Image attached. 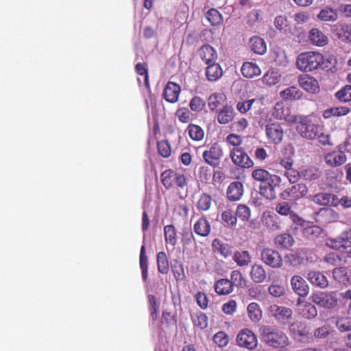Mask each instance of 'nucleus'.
Segmentation results:
<instances>
[{
    "label": "nucleus",
    "mask_w": 351,
    "mask_h": 351,
    "mask_svg": "<svg viewBox=\"0 0 351 351\" xmlns=\"http://www.w3.org/2000/svg\"><path fill=\"white\" fill-rule=\"evenodd\" d=\"M261 335L264 343L269 347L283 348L289 344V338L285 332L276 327L263 326Z\"/></svg>",
    "instance_id": "1"
},
{
    "label": "nucleus",
    "mask_w": 351,
    "mask_h": 351,
    "mask_svg": "<svg viewBox=\"0 0 351 351\" xmlns=\"http://www.w3.org/2000/svg\"><path fill=\"white\" fill-rule=\"evenodd\" d=\"M324 56L317 51H306L298 55L296 60L297 68L303 72H311L324 67Z\"/></svg>",
    "instance_id": "2"
},
{
    "label": "nucleus",
    "mask_w": 351,
    "mask_h": 351,
    "mask_svg": "<svg viewBox=\"0 0 351 351\" xmlns=\"http://www.w3.org/2000/svg\"><path fill=\"white\" fill-rule=\"evenodd\" d=\"M296 123V130L302 137L314 139L319 136L321 134L319 125L313 123L307 117L298 116Z\"/></svg>",
    "instance_id": "3"
},
{
    "label": "nucleus",
    "mask_w": 351,
    "mask_h": 351,
    "mask_svg": "<svg viewBox=\"0 0 351 351\" xmlns=\"http://www.w3.org/2000/svg\"><path fill=\"white\" fill-rule=\"evenodd\" d=\"M161 182L165 189H169L174 186L184 189L187 185L186 176L173 169H167L161 175Z\"/></svg>",
    "instance_id": "4"
},
{
    "label": "nucleus",
    "mask_w": 351,
    "mask_h": 351,
    "mask_svg": "<svg viewBox=\"0 0 351 351\" xmlns=\"http://www.w3.org/2000/svg\"><path fill=\"white\" fill-rule=\"evenodd\" d=\"M269 315L281 326H286L293 319V311L288 307L274 304L268 308Z\"/></svg>",
    "instance_id": "5"
},
{
    "label": "nucleus",
    "mask_w": 351,
    "mask_h": 351,
    "mask_svg": "<svg viewBox=\"0 0 351 351\" xmlns=\"http://www.w3.org/2000/svg\"><path fill=\"white\" fill-rule=\"evenodd\" d=\"M280 177L277 175H273L269 180L263 183H261L259 193L267 199L273 200L276 197V189L280 186Z\"/></svg>",
    "instance_id": "6"
},
{
    "label": "nucleus",
    "mask_w": 351,
    "mask_h": 351,
    "mask_svg": "<svg viewBox=\"0 0 351 351\" xmlns=\"http://www.w3.org/2000/svg\"><path fill=\"white\" fill-rule=\"evenodd\" d=\"M223 155V149L218 143H214L211 146L203 152L204 161L213 167H217L221 162Z\"/></svg>",
    "instance_id": "7"
},
{
    "label": "nucleus",
    "mask_w": 351,
    "mask_h": 351,
    "mask_svg": "<svg viewBox=\"0 0 351 351\" xmlns=\"http://www.w3.org/2000/svg\"><path fill=\"white\" fill-rule=\"evenodd\" d=\"M261 259L266 265L273 268L279 269L283 266V259L277 250L265 247L261 252Z\"/></svg>",
    "instance_id": "8"
},
{
    "label": "nucleus",
    "mask_w": 351,
    "mask_h": 351,
    "mask_svg": "<svg viewBox=\"0 0 351 351\" xmlns=\"http://www.w3.org/2000/svg\"><path fill=\"white\" fill-rule=\"evenodd\" d=\"M236 341L239 347L250 350H254L258 346L256 335L249 328L241 330L237 336Z\"/></svg>",
    "instance_id": "9"
},
{
    "label": "nucleus",
    "mask_w": 351,
    "mask_h": 351,
    "mask_svg": "<svg viewBox=\"0 0 351 351\" xmlns=\"http://www.w3.org/2000/svg\"><path fill=\"white\" fill-rule=\"evenodd\" d=\"M311 300L313 303L325 308H333L338 303L337 298L335 292L313 293L311 295Z\"/></svg>",
    "instance_id": "10"
},
{
    "label": "nucleus",
    "mask_w": 351,
    "mask_h": 351,
    "mask_svg": "<svg viewBox=\"0 0 351 351\" xmlns=\"http://www.w3.org/2000/svg\"><path fill=\"white\" fill-rule=\"evenodd\" d=\"M230 158L232 163L241 168L247 169L254 165L244 148H232L230 149Z\"/></svg>",
    "instance_id": "11"
},
{
    "label": "nucleus",
    "mask_w": 351,
    "mask_h": 351,
    "mask_svg": "<svg viewBox=\"0 0 351 351\" xmlns=\"http://www.w3.org/2000/svg\"><path fill=\"white\" fill-rule=\"evenodd\" d=\"M347 234L343 233L336 239H328L326 245L331 249L351 254V241Z\"/></svg>",
    "instance_id": "12"
},
{
    "label": "nucleus",
    "mask_w": 351,
    "mask_h": 351,
    "mask_svg": "<svg viewBox=\"0 0 351 351\" xmlns=\"http://www.w3.org/2000/svg\"><path fill=\"white\" fill-rule=\"evenodd\" d=\"M265 134L269 143L280 144L284 136V130L279 123H269L265 125Z\"/></svg>",
    "instance_id": "13"
},
{
    "label": "nucleus",
    "mask_w": 351,
    "mask_h": 351,
    "mask_svg": "<svg viewBox=\"0 0 351 351\" xmlns=\"http://www.w3.org/2000/svg\"><path fill=\"white\" fill-rule=\"evenodd\" d=\"M298 84L302 89L309 93L316 94L319 91L318 81L308 74L300 75L298 77Z\"/></svg>",
    "instance_id": "14"
},
{
    "label": "nucleus",
    "mask_w": 351,
    "mask_h": 351,
    "mask_svg": "<svg viewBox=\"0 0 351 351\" xmlns=\"http://www.w3.org/2000/svg\"><path fill=\"white\" fill-rule=\"evenodd\" d=\"M273 116L279 120H285L287 122L293 123L297 122L298 116L292 114L289 108L285 107L282 104L276 103L274 108Z\"/></svg>",
    "instance_id": "15"
},
{
    "label": "nucleus",
    "mask_w": 351,
    "mask_h": 351,
    "mask_svg": "<svg viewBox=\"0 0 351 351\" xmlns=\"http://www.w3.org/2000/svg\"><path fill=\"white\" fill-rule=\"evenodd\" d=\"M291 285L293 291L299 298H305L309 293V287L306 280L300 276H293L291 279Z\"/></svg>",
    "instance_id": "16"
},
{
    "label": "nucleus",
    "mask_w": 351,
    "mask_h": 351,
    "mask_svg": "<svg viewBox=\"0 0 351 351\" xmlns=\"http://www.w3.org/2000/svg\"><path fill=\"white\" fill-rule=\"evenodd\" d=\"M180 86L172 82H169L163 90V97L169 103H176L179 98Z\"/></svg>",
    "instance_id": "17"
},
{
    "label": "nucleus",
    "mask_w": 351,
    "mask_h": 351,
    "mask_svg": "<svg viewBox=\"0 0 351 351\" xmlns=\"http://www.w3.org/2000/svg\"><path fill=\"white\" fill-rule=\"evenodd\" d=\"M201 60L207 65L217 62L218 56L216 50L210 45H202L198 51Z\"/></svg>",
    "instance_id": "18"
},
{
    "label": "nucleus",
    "mask_w": 351,
    "mask_h": 351,
    "mask_svg": "<svg viewBox=\"0 0 351 351\" xmlns=\"http://www.w3.org/2000/svg\"><path fill=\"white\" fill-rule=\"evenodd\" d=\"M308 38L311 45L317 47H324L328 43V36L318 28L311 29Z\"/></svg>",
    "instance_id": "19"
},
{
    "label": "nucleus",
    "mask_w": 351,
    "mask_h": 351,
    "mask_svg": "<svg viewBox=\"0 0 351 351\" xmlns=\"http://www.w3.org/2000/svg\"><path fill=\"white\" fill-rule=\"evenodd\" d=\"M279 95L283 100L288 101L301 100L304 97L303 92L295 86H289L281 90Z\"/></svg>",
    "instance_id": "20"
},
{
    "label": "nucleus",
    "mask_w": 351,
    "mask_h": 351,
    "mask_svg": "<svg viewBox=\"0 0 351 351\" xmlns=\"http://www.w3.org/2000/svg\"><path fill=\"white\" fill-rule=\"evenodd\" d=\"M312 201L319 206H337L338 205V198L337 195L330 193H319L315 195Z\"/></svg>",
    "instance_id": "21"
},
{
    "label": "nucleus",
    "mask_w": 351,
    "mask_h": 351,
    "mask_svg": "<svg viewBox=\"0 0 351 351\" xmlns=\"http://www.w3.org/2000/svg\"><path fill=\"white\" fill-rule=\"evenodd\" d=\"M332 31L338 38L351 42V24L339 22L332 26Z\"/></svg>",
    "instance_id": "22"
},
{
    "label": "nucleus",
    "mask_w": 351,
    "mask_h": 351,
    "mask_svg": "<svg viewBox=\"0 0 351 351\" xmlns=\"http://www.w3.org/2000/svg\"><path fill=\"white\" fill-rule=\"evenodd\" d=\"M296 304L301 306L300 311L303 317L312 319L317 315V308L311 302L304 301L302 298H298Z\"/></svg>",
    "instance_id": "23"
},
{
    "label": "nucleus",
    "mask_w": 351,
    "mask_h": 351,
    "mask_svg": "<svg viewBox=\"0 0 351 351\" xmlns=\"http://www.w3.org/2000/svg\"><path fill=\"white\" fill-rule=\"evenodd\" d=\"M326 163L330 167H337L346 162V156L342 151L328 153L324 157Z\"/></svg>",
    "instance_id": "24"
},
{
    "label": "nucleus",
    "mask_w": 351,
    "mask_h": 351,
    "mask_svg": "<svg viewBox=\"0 0 351 351\" xmlns=\"http://www.w3.org/2000/svg\"><path fill=\"white\" fill-rule=\"evenodd\" d=\"M194 232L199 236L206 237L211 231V225L205 216L200 217L194 224Z\"/></svg>",
    "instance_id": "25"
},
{
    "label": "nucleus",
    "mask_w": 351,
    "mask_h": 351,
    "mask_svg": "<svg viewBox=\"0 0 351 351\" xmlns=\"http://www.w3.org/2000/svg\"><path fill=\"white\" fill-rule=\"evenodd\" d=\"M243 193V186L241 182H231L227 189V197L231 201L240 199Z\"/></svg>",
    "instance_id": "26"
},
{
    "label": "nucleus",
    "mask_w": 351,
    "mask_h": 351,
    "mask_svg": "<svg viewBox=\"0 0 351 351\" xmlns=\"http://www.w3.org/2000/svg\"><path fill=\"white\" fill-rule=\"evenodd\" d=\"M308 280L310 282L319 288H326L328 286L327 278L320 271H311L308 273Z\"/></svg>",
    "instance_id": "27"
},
{
    "label": "nucleus",
    "mask_w": 351,
    "mask_h": 351,
    "mask_svg": "<svg viewBox=\"0 0 351 351\" xmlns=\"http://www.w3.org/2000/svg\"><path fill=\"white\" fill-rule=\"evenodd\" d=\"M241 71L243 76L246 78H253L261 74V70L259 66L256 63L252 62H244L241 66Z\"/></svg>",
    "instance_id": "28"
},
{
    "label": "nucleus",
    "mask_w": 351,
    "mask_h": 351,
    "mask_svg": "<svg viewBox=\"0 0 351 351\" xmlns=\"http://www.w3.org/2000/svg\"><path fill=\"white\" fill-rule=\"evenodd\" d=\"M246 313L248 318L253 323H258L263 317L262 309L256 302L250 303L247 306Z\"/></svg>",
    "instance_id": "29"
},
{
    "label": "nucleus",
    "mask_w": 351,
    "mask_h": 351,
    "mask_svg": "<svg viewBox=\"0 0 351 351\" xmlns=\"http://www.w3.org/2000/svg\"><path fill=\"white\" fill-rule=\"evenodd\" d=\"M223 75V70L219 65L217 63H211L207 64L206 68V76L208 81L215 82L219 80Z\"/></svg>",
    "instance_id": "30"
},
{
    "label": "nucleus",
    "mask_w": 351,
    "mask_h": 351,
    "mask_svg": "<svg viewBox=\"0 0 351 351\" xmlns=\"http://www.w3.org/2000/svg\"><path fill=\"white\" fill-rule=\"evenodd\" d=\"M293 237L288 233H282L277 235L274 239V244L278 248L287 250L294 244Z\"/></svg>",
    "instance_id": "31"
},
{
    "label": "nucleus",
    "mask_w": 351,
    "mask_h": 351,
    "mask_svg": "<svg viewBox=\"0 0 351 351\" xmlns=\"http://www.w3.org/2000/svg\"><path fill=\"white\" fill-rule=\"evenodd\" d=\"M215 292L219 295H226L233 291V287L228 279L221 278L215 282L214 285Z\"/></svg>",
    "instance_id": "32"
},
{
    "label": "nucleus",
    "mask_w": 351,
    "mask_h": 351,
    "mask_svg": "<svg viewBox=\"0 0 351 351\" xmlns=\"http://www.w3.org/2000/svg\"><path fill=\"white\" fill-rule=\"evenodd\" d=\"M235 116L234 108L230 106H224L218 113L217 121L220 124H227L231 122Z\"/></svg>",
    "instance_id": "33"
},
{
    "label": "nucleus",
    "mask_w": 351,
    "mask_h": 351,
    "mask_svg": "<svg viewBox=\"0 0 351 351\" xmlns=\"http://www.w3.org/2000/svg\"><path fill=\"white\" fill-rule=\"evenodd\" d=\"M250 47L255 53L263 55L266 52L267 47L265 40L259 36H253L249 41Z\"/></svg>",
    "instance_id": "34"
},
{
    "label": "nucleus",
    "mask_w": 351,
    "mask_h": 351,
    "mask_svg": "<svg viewBox=\"0 0 351 351\" xmlns=\"http://www.w3.org/2000/svg\"><path fill=\"white\" fill-rule=\"evenodd\" d=\"M252 280L256 283H261L266 279V271L261 265H254L250 271Z\"/></svg>",
    "instance_id": "35"
},
{
    "label": "nucleus",
    "mask_w": 351,
    "mask_h": 351,
    "mask_svg": "<svg viewBox=\"0 0 351 351\" xmlns=\"http://www.w3.org/2000/svg\"><path fill=\"white\" fill-rule=\"evenodd\" d=\"M350 109L346 106L332 107L326 109L323 112V117L325 119H330L332 117H341L348 114Z\"/></svg>",
    "instance_id": "36"
},
{
    "label": "nucleus",
    "mask_w": 351,
    "mask_h": 351,
    "mask_svg": "<svg viewBox=\"0 0 351 351\" xmlns=\"http://www.w3.org/2000/svg\"><path fill=\"white\" fill-rule=\"evenodd\" d=\"M281 78V75L276 71L269 70L261 78L262 83L267 86H274L278 84Z\"/></svg>",
    "instance_id": "37"
},
{
    "label": "nucleus",
    "mask_w": 351,
    "mask_h": 351,
    "mask_svg": "<svg viewBox=\"0 0 351 351\" xmlns=\"http://www.w3.org/2000/svg\"><path fill=\"white\" fill-rule=\"evenodd\" d=\"M212 247L214 251L219 252L224 258L228 257L232 253L230 245L227 243H222L218 239H215L213 241Z\"/></svg>",
    "instance_id": "38"
},
{
    "label": "nucleus",
    "mask_w": 351,
    "mask_h": 351,
    "mask_svg": "<svg viewBox=\"0 0 351 351\" xmlns=\"http://www.w3.org/2000/svg\"><path fill=\"white\" fill-rule=\"evenodd\" d=\"M233 261L240 267H245L251 262V256L246 250L236 251L232 256Z\"/></svg>",
    "instance_id": "39"
},
{
    "label": "nucleus",
    "mask_w": 351,
    "mask_h": 351,
    "mask_svg": "<svg viewBox=\"0 0 351 351\" xmlns=\"http://www.w3.org/2000/svg\"><path fill=\"white\" fill-rule=\"evenodd\" d=\"M157 268L158 272L162 274H167L169 271V264L165 252H160L156 256Z\"/></svg>",
    "instance_id": "40"
},
{
    "label": "nucleus",
    "mask_w": 351,
    "mask_h": 351,
    "mask_svg": "<svg viewBox=\"0 0 351 351\" xmlns=\"http://www.w3.org/2000/svg\"><path fill=\"white\" fill-rule=\"evenodd\" d=\"M171 272L176 281L180 282L185 278V273L183 264L178 260H173L171 265Z\"/></svg>",
    "instance_id": "41"
},
{
    "label": "nucleus",
    "mask_w": 351,
    "mask_h": 351,
    "mask_svg": "<svg viewBox=\"0 0 351 351\" xmlns=\"http://www.w3.org/2000/svg\"><path fill=\"white\" fill-rule=\"evenodd\" d=\"M263 221L264 224L271 230L277 231L280 230V219L276 215H267L263 217Z\"/></svg>",
    "instance_id": "42"
},
{
    "label": "nucleus",
    "mask_w": 351,
    "mask_h": 351,
    "mask_svg": "<svg viewBox=\"0 0 351 351\" xmlns=\"http://www.w3.org/2000/svg\"><path fill=\"white\" fill-rule=\"evenodd\" d=\"M322 176V171L315 167H309L302 170V178L306 181H314Z\"/></svg>",
    "instance_id": "43"
},
{
    "label": "nucleus",
    "mask_w": 351,
    "mask_h": 351,
    "mask_svg": "<svg viewBox=\"0 0 351 351\" xmlns=\"http://www.w3.org/2000/svg\"><path fill=\"white\" fill-rule=\"evenodd\" d=\"M291 199L297 200L304 197L308 189L304 184L299 183L289 187Z\"/></svg>",
    "instance_id": "44"
},
{
    "label": "nucleus",
    "mask_w": 351,
    "mask_h": 351,
    "mask_svg": "<svg viewBox=\"0 0 351 351\" xmlns=\"http://www.w3.org/2000/svg\"><path fill=\"white\" fill-rule=\"evenodd\" d=\"M189 137L195 141H199L204 138V132L203 129L196 124H189L186 128Z\"/></svg>",
    "instance_id": "45"
},
{
    "label": "nucleus",
    "mask_w": 351,
    "mask_h": 351,
    "mask_svg": "<svg viewBox=\"0 0 351 351\" xmlns=\"http://www.w3.org/2000/svg\"><path fill=\"white\" fill-rule=\"evenodd\" d=\"M206 18L213 26H217L223 23L222 15L215 8L209 9L206 13Z\"/></svg>",
    "instance_id": "46"
},
{
    "label": "nucleus",
    "mask_w": 351,
    "mask_h": 351,
    "mask_svg": "<svg viewBox=\"0 0 351 351\" xmlns=\"http://www.w3.org/2000/svg\"><path fill=\"white\" fill-rule=\"evenodd\" d=\"M322 230L315 225L304 226L302 229L303 236L309 240L317 238L322 234Z\"/></svg>",
    "instance_id": "47"
},
{
    "label": "nucleus",
    "mask_w": 351,
    "mask_h": 351,
    "mask_svg": "<svg viewBox=\"0 0 351 351\" xmlns=\"http://www.w3.org/2000/svg\"><path fill=\"white\" fill-rule=\"evenodd\" d=\"M165 239L167 243L175 246L177 243L176 230L173 225H167L164 227Z\"/></svg>",
    "instance_id": "48"
},
{
    "label": "nucleus",
    "mask_w": 351,
    "mask_h": 351,
    "mask_svg": "<svg viewBox=\"0 0 351 351\" xmlns=\"http://www.w3.org/2000/svg\"><path fill=\"white\" fill-rule=\"evenodd\" d=\"M230 282L232 287H244L246 285V280L244 278L241 272L237 269L233 270L230 274Z\"/></svg>",
    "instance_id": "49"
},
{
    "label": "nucleus",
    "mask_w": 351,
    "mask_h": 351,
    "mask_svg": "<svg viewBox=\"0 0 351 351\" xmlns=\"http://www.w3.org/2000/svg\"><path fill=\"white\" fill-rule=\"evenodd\" d=\"M140 267L142 271L143 281H146L148 276V259L145 255V247L142 245L140 251Z\"/></svg>",
    "instance_id": "50"
},
{
    "label": "nucleus",
    "mask_w": 351,
    "mask_h": 351,
    "mask_svg": "<svg viewBox=\"0 0 351 351\" xmlns=\"http://www.w3.org/2000/svg\"><path fill=\"white\" fill-rule=\"evenodd\" d=\"M317 18L323 21H335L338 18V15L335 10L326 7L319 12Z\"/></svg>",
    "instance_id": "51"
},
{
    "label": "nucleus",
    "mask_w": 351,
    "mask_h": 351,
    "mask_svg": "<svg viewBox=\"0 0 351 351\" xmlns=\"http://www.w3.org/2000/svg\"><path fill=\"white\" fill-rule=\"evenodd\" d=\"M334 279L339 283L346 284L349 281L348 269L346 267H336L332 271Z\"/></svg>",
    "instance_id": "52"
},
{
    "label": "nucleus",
    "mask_w": 351,
    "mask_h": 351,
    "mask_svg": "<svg viewBox=\"0 0 351 351\" xmlns=\"http://www.w3.org/2000/svg\"><path fill=\"white\" fill-rule=\"evenodd\" d=\"M221 219L227 227L234 228L237 225V219L232 210H224L221 215Z\"/></svg>",
    "instance_id": "53"
},
{
    "label": "nucleus",
    "mask_w": 351,
    "mask_h": 351,
    "mask_svg": "<svg viewBox=\"0 0 351 351\" xmlns=\"http://www.w3.org/2000/svg\"><path fill=\"white\" fill-rule=\"evenodd\" d=\"M273 175L274 174H271L268 171L262 168L255 169L252 172V178L256 181L261 182V183L269 180L273 176Z\"/></svg>",
    "instance_id": "54"
},
{
    "label": "nucleus",
    "mask_w": 351,
    "mask_h": 351,
    "mask_svg": "<svg viewBox=\"0 0 351 351\" xmlns=\"http://www.w3.org/2000/svg\"><path fill=\"white\" fill-rule=\"evenodd\" d=\"M212 197L207 193H203L197 203V208L199 211H207L211 206Z\"/></svg>",
    "instance_id": "55"
},
{
    "label": "nucleus",
    "mask_w": 351,
    "mask_h": 351,
    "mask_svg": "<svg viewBox=\"0 0 351 351\" xmlns=\"http://www.w3.org/2000/svg\"><path fill=\"white\" fill-rule=\"evenodd\" d=\"M275 210L282 216H287L289 218L295 213L291 209V206L287 202H279L276 205Z\"/></svg>",
    "instance_id": "56"
},
{
    "label": "nucleus",
    "mask_w": 351,
    "mask_h": 351,
    "mask_svg": "<svg viewBox=\"0 0 351 351\" xmlns=\"http://www.w3.org/2000/svg\"><path fill=\"white\" fill-rule=\"evenodd\" d=\"M176 116L180 122L188 123L192 120L193 114L187 108L182 107L176 110Z\"/></svg>",
    "instance_id": "57"
},
{
    "label": "nucleus",
    "mask_w": 351,
    "mask_h": 351,
    "mask_svg": "<svg viewBox=\"0 0 351 351\" xmlns=\"http://www.w3.org/2000/svg\"><path fill=\"white\" fill-rule=\"evenodd\" d=\"M148 302L150 317L152 319V320L155 322L158 319V313L159 310V306L157 302V299L154 295H149Z\"/></svg>",
    "instance_id": "58"
},
{
    "label": "nucleus",
    "mask_w": 351,
    "mask_h": 351,
    "mask_svg": "<svg viewBox=\"0 0 351 351\" xmlns=\"http://www.w3.org/2000/svg\"><path fill=\"white\" fill-rule=\"evenodd\" d=\"M157 150L158 154L163 158H169L171 154V145L166 140H162L157 143Z\"/></svg>",
    "instance_id": "59"
},
{
    "label": "nucleus",
    "mask_w": 351,
    "mask_h": 351,
    "mask_svg": "<svg viewBox=\"0 0 351 351\" xmlns=\"http://www.w3.org/2000/svg\"><path fill=\"white\" fill-rule=\"evenodd\" d=\"M289 219L291 221L290 228L293 233H295L296 231L300 228L303 229L305 226V220L300 217L296 213H294Z\"/></svg>",
    "instance_id": "60"
},
{
    "label": "nucleus",
    "mask_w": 351,
    "mask_h": 351,
    "mask_svg": "<svg viewBox=\"0 0 351 351\" xmlns=\"http://www.w3.org/2000/svg\"><path fill=\"white\" fill-rule=\"evenodd\" d=\"M235 215L237 218H239L243 221H247L251 216V211L247 206L239 204L237 207Z\"/></svg>",
    "instance_id": "61"
},
{
    "label": "nucleus",
    "mask_w": 351,
    "mask_h": 351,
    "mask_svg": "<svg viewBox=\"0 0 351 351\" xmlns=\"http://www.w3.org/2000/svg\"><path fill=\"white\" fill-rule=\"evenodd\" d=\"M225 141L228 146H232V148H241L243 137L237 134L231 133L226 137Z\"/></svg>",
    "instance_id": "62"
},
{
    "label": "nucleus",
    "mask_w": 351,
    "mask_h": 351,
    "mask_svg": "<svg viewBox=\"0 0 351 351\" xmlns=\"http://www.w3.org/2000/svg\"><path fill=\"white\" fill-rule=\"evenodd\" d=\"M337 99L342 102L351 101V86L347 85L335 94Z\"/></svg>",
    "instance_id": "63"
},
{
    "label": "nucleus",
    "mask_w": 351,
    "mask_h": 351,
    "mask_svg": "<svg viewBox=\"0 0 351 351\" xmlns=\"http://www.w3.org/2000/svg\"><path fill=\"white\" fill-rule=\"evenodd\" d=\"M336 326L341 332L351 330V316L339 317L336 322Z\"/></svg>",
    "instance_id": "64"
}]
</instances>
